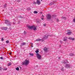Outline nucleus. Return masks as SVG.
<instances>
[{"mask_svg": "<svg viewBox=\"0 0 75 75\" xmlns=\"http://www.w3.org/2000/svg\"><path fill=\"white\" fill-rule=\"evenodd\" d=\"M28 28L30 29H32V28H33V26H28Z\"/></svg>", "mask_w": 75, "mask_h": 75, "instance_id": "13", "label": "nucleus"}, {"mask_svg": "<svg viewBox=\"0 0 75 75\" xmlns=\"http://www.w3.org/2000/svg\"><path fill=\"white\" fill-rule=\"evenodd\" d=\"M29 55H30V56H33L34 55V54L33 53H29Z\"/></svg>", "mask_w": 75, "mask_h": 75, "instance_id": "22", "label": "nucleus"}, {"mask_svg": "<svg viewBox=\"0 0 75 75\" xmlns=\"http://www.w3.org/2000/svg\"><path fill=\"white\" fill-rule=\"evenodd\" d=\"M6 42L7 44H8L9 43V42L8 41V40H6Z\"/></svg>", "mask_w": 75, "mask_h": 75, "instance_id": "29", "label": "nucleus"}, {"mask_svg": "<svg viewBox=\"0 0 75 75\" xmlns=\"http://www.w3.org/2000/svg\"><path fill=\"white\" fill-rule=\"evenodd\" d=\"M44 51L45 52H48V48L46 47H45L44 48Z\"/></svg>", "mask_w": 75, "mask_h": 75, "instance_id": "4", "label": "nucleus"}, {"mask_svg": "<svg viewBox=\"0 0 75 75\" xmlns=\"http://www.w3.org/2000/svg\"><path fill=\"white\" fill-rule=\"evenodd\" d=\"M0 59H3V57H0Z\"/></svg>", "mask_w": 75, "mask_h": 75, "instance_id": "35", "label": "nucleus"}, {"mask_svg": "<svg viewBox=\"0 0 75 75\" xmlns=\"http://www.w3.org/2000/svg\"><path fill=\"white\" fill-rule=\"evenodd\" d=\"M11 23H8L7 24L8 25H11Z\"/></svg>", "mask_w": 75, "mask_h": 75, "instance_id": "28", "label": "nucleus"}, {"mask_svg": "<svg viewBox=\"0 0 75 75\" xmlns=\"http://www.w3.org/2000/svg\"><path fill=\"white\" fill-rule=\"evenodd\" d=\"M3 70H5V71H6V70H7V68H4Z\"/></svg>", "mask_w": 75, "mask_h": 75, "instance_id": "33", "label": "nucleus"}, {"mask_svg": "<svg viewBox=\"0 0 75 75\" xmlns=\"http://www.w3.org/2000/svg\"><path fill=\"white\" fill-rule=\"evenodd\" d=\"M69 55H70V56H74V54H73L72 53H71Z\"/></svg>", "mask_w": 75, "mask_h": 75, "instance_id": "18", "label": "nucleus"}, {"mask_svg": "<svg viewBox=\"0 0 75 75\" xmlns=\"http://www.w3.org/2000/svg\"><path fill=\"white\" fill-rule=\"evenodd\" d=\"M20 18H23V17L22 16H20Z\"/></svg>", "mask_w": 75, "mask_h": 75, "instance_id": "42", "label": "nucleus"}, {"mask_svg": "<svg viewBox=\"0 0 75 75\" xmlns=\"http://www.w3.org/2000/svg\"><path fill=\"white\" fill-rule=\"evenodd\" d=\"M36 1L38 5H40L41 4V1L40 0H37Z\"/></svg>", "mask_w": 75, "mask_h": 75, "instance_id": "7", "label": "nucleus"}, {"mask_svg": "<svg viewBox=\"0 0 75 75\" xmlns=\"http://www.w3.org/2000/svg\"><path fill=\"white\" fill-rule=\"evenodd\" d=\"M7 28H8L6 27H2L1 28V30H7Z\"/></svg>", "mask_w": 75, "mask_h": 75, "instance_id": "8", "label": "nucleus"}, {"mask_svg": "<svg viewBox=\"0 0 75 75\" xmlns=\"http://www.w3.org/2000/svg\"><path fill=\"white\" fill-rule=\"evenodd\" d=\"M31 44H32V46H31V47L32 48L33 47V43H31Z\"/></svg>", "mask_w": 75, "mask_h": 75, "instance_id": "39", "label": "nucleus"}, {"mask_svg": "<svg viewBox=\"0 0 75 75\" xmlns=\"http://www.w3.org/2000/svg\"><path fill=\"white\" fill-rule=\"evenodd\" d=\"M11 54V53H9L10 55V54Z\"/></svg>", "mask_w": 75, "mask_h": 75, "instance_id": "50", "label": "nucleus"}, {"mask_svg": "<svg viewBox=\"0 0 75 75\" xmlns=\"http://www.w3.org/2000/svg\"><path fill=\"white\" fill-rule=\"evenodd\" d=\"M54 2H55L54 1H53V2H52L53 3H54Z\"/></svg>", "mask_w": 75, "mask_h": 75, "instance_id": "53", "label": "nucleus"}, {"mask_svg": "<svg viewBox=\"0 0 75 75\" xmlns=\"http://www.w3.org/2000/svg\"><path fill=\"white\" fill-rule=\"evenodd\" d=\"M6 7H7V4H5L4 5V8H6Z\"/></svg>", "mask_w": 75, "mask_h": 75, "instance_id": "20", "label": "nucleus"}, {"mask_svg": "<svg viewBox=\"0 0 75 75\" xmlns=\"http://www.w3.org/2000/svg\"><path fill=\"white\" fill-rule=\"evenodd\" d=\"M30 63V61L27 59H26L22 63L23 65H25L26 66H27Z\"/></svg>", "mask_w": 75, "mask_h": 75, "instance_id": "1", "label": "nucleus"}, {"mask_svg": "<svg viewBox=\"0 0 75 75\" xmlns=\"http://www.w3.org/2000/svg\"><path fill=\"white\" fill-rule=\"evenodd\" d=\"M20 0H18V2H20Z\"/></svg>", "mask_w": 75, "mask_h": 75, "instance_id": "41", "label": "nucleus"}, {"mask_svg": "<svg viewBox=\"0 0 75 75\" xmlns=\"http://www.w3.org/2000/svg\"><path fill=\"white\" fill-rule=\"evenodd\" d=\"M62 19H64V20H67V18H65V17H62V18H61Z\"/></svg>", "mask_w": 75, "mask_h": 75, "instance_id": "23", "label": "nucleus"}, {"mask_svg": "<svg viewBox=\"0 0 75 75\" xmlns=\"http://www.w3.org/2000/svg\"><path fill=\"white\" fill-rule=\"evenodd\" d=\"M5 24H7L8 23H10V21H8V20H5Z\"/></svg>", "mask_w": 75, "mask_h": 75, "instance_id": "12", "label": "nucleus"}, {"mask_svg": "<svg viewBox=\"0 0 75 75\" xmlns=\"http://www.w3.org/2000/svg\"><path fill=\"white\" fill-rule=\"evenodd\" d=\"M33 29L34 30H36V28L35 27L34 28V27H33Z\"/></svg>", "mask_w": 75, "mask_h": 75, "instance_id": "27", "label": "nucleus"}, {"mask_svg": "<svg viewBox=\"0 0 75 75\" xmlns=\"http://www.w3.org/2000/svg\"><path fill=\"white\" fill-rule=\"evenodd\" d=\"M34 13L35 14H37V13H38V12L36 11H34Z\"/></svg>", "mask_w": 75, "mask_h": 75, "instance_id": "24", "label": "nucleus"}, {"mask_svg": "<svg viewBox=\"0 0 75 75\" xmlns=\"http://www.w3.org/2000/svg\"><path fill=\"white\" fill-rule=\"evenodd\" d=\"M51 18V15L50 14H48L47 15V18L48 20H50Z\"/></svg>", "mask_w": 75, "mask_h": 75, "instance_id": "3", "label": "nucleus"}, {"mask_svg": "<svg viewBox=\"0 0 75 75\" xmlns=\"http://www.w3.org/2000/svg\"><path fill=\"white\" fill-rule=\"evenodd\" d=\"M30 10H31V9L30 8H27V10H28V11H29Z\"/></svg>", "mask_w": 75, "mask_h": 75, "instance_id": "34", "label": "nucleus"}, {"mask_svg": "<svg viewBox=\"0 0 75 75\" xmlns=\"http://www.w3.org/2000/svg\"><path fill=\"white\" fill-rule=\"evenodd\" d=\"M16 70H17V71H19V68L18 67H17L16 68Z\"/></svg>", "mask_w": 75, "mask_h": 75, "instance_id": "26", "label": "nucleus"}, {"mask_svg": "<svg viewBox=\"0 0 75 75\" xmlns=\"http://www.w3.org/2000/svg\"><path fill=\"white\" fill-rule=\"evenodd\" d=\"M36 57L38 59H40V60L41 59V55L39 54L38 53H36Z\"/></svg>", "mask_w": 75, "mask_h": 75, "instance_id": "2", "label": "nucleus"}, {"mask_svg": "<svg viewBox=\"0 0 75 75\" xmlns=\"http://www.w3.org/2000/svg\"><path fill=\"white\" fill-rule=\"evenodd\" d=\"M72 33V32H69L67 33V35H71Z\"/></svg>", "mask_w": 75, "mask_h": 75, "instance_id": "14", "label": "nucleus"}, {"mask_svg": "<svg viewBox=\"0 0 75 75\" xmlns=\"http://www.w3.org/2000/svg\"><path fill=\"white\" fill-rule=\"evenodd\" d=\"M64 39L63 40V41H67V38L64 37Z\"/></svg>", "mask_w": 75, "mask_h": 75, "instance_id": "16", "label": "nucleus"}, {"mask_svg": "<svg viewBox=\"0 0 75 75\" xmlns=\"http://www.w3.org/2000/svg\"><path fill=\"white\" fill-rule=\"evenodd\" d=\"M33 3L34 4H37V2H35V1H34L33 2Z\"/></svg>", "mask_w": 75, "mask_h": 75, "instance_id": "25", "label": "nucleus"}, {"mask_svg": "<svg viewBox=\"0 0 75 75\" xmlns=\"http://www.w3.org/2000/svg\"><path fill=\"white\" fill-rule=\"evenodd\" d=\"M1 67H0V70L1 71Z\"/></svg>", "mask_w": 75, "mask_h": 75, "instance_id": "43", "label": "nucleus"}, {"mask_svg": "<svg viewBox=\"0 0 75 75\" xmlns=\"http://www.w3.org/2000/svg\"><path fill=\"white\" fill-rule=\"evenodd\" d=\"M69 40H72V41H74L75 40V39L74 38H69Z\"/></svg>", "mask_w": 75, "mask_h": 75, "instance_id": "15", "label": "nucleus"}, {"mask_svg": "<svg viewBox=\"0 0 75 75\" xmlns=\"http://www.w3.org/2000/svg\"><path fill=\"white\" fill-rule=\"evenodd\" d=\"M56 20H57V22H58V21H59V19H57Z\"/></svg>", "mask_w": 75, "mask_h": 75, "instance_id": "37", "label": "nucleus"}, {"mask_svg": "<svg viewBox=\"0 0 75 75\" xmlns=\"http://www.w3.org/2000/svg\"><path fill=\"white\" fill-rule=\"evenodd\" d=\"M41 19H42V20H43L44 18H42Z\"/></svg>", "mask_w": 75, "mask_h": 75, "instance_id": "47", "label": "nucleus"}, {"mask_svg": "<svg viewBox=\"0 0 75 75\" xmlns=\"http://www.w3.org/2000/svg\"><path fill=\"white\" fill-rule=\"evenodd\" d=\"M42 41H44V40L43 39L42 40Z\"/></svg>", "mask_w": 75, "mask_h": 75, "instance_id": "46", "label": "nucleus"}, {"mask_svg": "<svg viewBox=\"0 0 75 75\" xmlns=\"http://www.w3.org/2000/svg\"><path fill=\"white\" fill-rule=\"evenodd\" d=\"M73 21L74 23H75V18H74Z\"/></svg>", "mask_w": 75, "mask_h": 75, "instance_id": "30", "label": "nucleus"}, {"mask_svg": "<svg viewBox=\"0 0 75 75\" xmlns=\"http://www.w3.org/2000/svg\"><path fill=\"white\" fill-rule=\"evenodd\" d=\"M25 33H26V32H25V31H24V34H25Z\"/></svg>", "mask_w": 75, "mask_h": 75, "instance_id": "45", "label": "nucleus"}, {"mask_svg": "<svg viewBox=\"0 0 75 75\" xmlns=\"http://www.w3.org/2000/svg\"><path fill=\"white\" fill-rule=\"evenodd\" d=\"M26 44V43L25 42H23L21 43V45H20V47H22V46H23L24 45H25Z\"/></svg>", "mask_w": 75, "mask_h": 75, "instance_id": "10", "label": "nucleus"}, {"mask_svg": "<svg viewBox=\"0 0 75 75\" xmlns=\"http://www.w3.org/2000/svg\"><path fill=\"white\" fill-rule=\"evenodd\" d=\"M41 1H42V0H41Z\"/></svg>", "mask_w": 75, "mask_h": 75, "instance_id": "52", "label": "nucleus"}, {"mask_svg": "<svg viewBox=\"0 0 75 75\" xmlns=\"http://www.w3.org/2000/svg\"><path fill=\"white\" fill-rule=\"evenodd\" d=\"M67 31H69L70 30H68Z\"/></svg>", "mask_w": 75, "mask_h": 75, "instance_id": "51", "label": "nucleus"}, {"mask_svg": "<svg viewBox=\"0 0 75 75\" xmlns=\"http://www.w3.org/2000/svg\"><path fill=\"white\" fill-rule=\"evenodd\" d=\"M59 47H61V45H60V46H59Z\"/></svg>", "mask_w": 75, "mask_h": 75, "instance_id": "49", "label": "nucleus"}, {"mask_svg": "<svg viewBox=\"0 0 75 75\" xmlns=\"http://www.w3.org/2000/svg\"><path fill=\"white\" fill-rule=\"evenodd\" d=\"M61 71H64V68L63 67L61 69Z\"/></svg>", "mask_w": 75, "mask_h": 75, "instance_id": "36", "label": "nucleus"}, {"mask_svg": "<svg viewBox=\"0 0 75 75\" xmlns=\"http://www.w3.org/2000/svg\"><path fill=\"white\" fill-rule=\"evenodd\" d=\"M71 66L69 64H66L65 65V67L66 68H70Z\"/></svg>", "mask_w": 75, "mask_h": 75, "instance_id": "9", "label": "nucleus"}, {"mask_svg": "<svg viewBox=\"0 0 75 75\" xmlns=\"http://www.w3.org/2000/svg\"><path fill=\"white\" fill-rule=\"evenodd\" d=\"M48 36H50V37H52V35H45V36H44V38L45 39H47V38H48Z\"/></svg>", "mask_w": 75, "mask_h": 75, "instance_id": "5", "label": "nucleus"}, {"mask_svg": "<svg viewBox=\"0 0 75 75\" xmlns=\"http://www.w3.org/2000/svg\"><path fill=\"white\" fill-rule=\"evenodd\" d=\"M60 42L61 44H62V41L61 40L60 41Z\"/></svg>", "mask_w": 75, "mask_h": 75, "instance_id": "40", "label": "nucleus"}, {"mask_svg": "<svg viewBox=\"0 0 75 75\" xmlns=\"http://www.w3.org/2000/svg\"><path fill=\"white\" fill-rule=\"evenodd\" d=\"M41 40L40 39H38L36 40V41H40Z\"/></svg>", "mask_w": 75, "mask_h": 75, "instance_id": "17", "label": "nucleus"}, {"mask_svg": "<svg viewBox=\"0 0 75 75\" xmlns=\"http://www.w3.org/2000/svg\"><path fill=\"white\" fill-rule=\"evenodd\" d=\"M15 23H13V24H14Z\"/></svg>", "mask_w": 75, "mask_h": 75, "instance_id": "54", "label": "nucleus"}, {"mask_svg": "<svg viewBox=\"0 0 75 75\" xmlns=\"http://www.w3.org/2000/svg\"><path fill=\"white\" fill-rule=\"evenodd\" d=\"M39 50H37L36 51H35V52L36 53H37V54L38 53V52H39Z\"/></svg>", "mask_w": 75, "mask_h": 75, "instance_id": "19", "label": "nucleus"}, {"mask_svg": "<svg viewBox=\"0 0 75 75\" xmlns=\"http://www.w3.org/2000/svg\"><path fill=\"white\" fill-rule=\"evenodd\" d=\"M36 22L37 23H40L41 22V19H38L36 21Z\"/></svg>", "mask_w": 75, "mask_h": 75, "instance_id": "11", "label": "nucleus"}, {"mask_svg": "<svg viewBox=\"0 0 75 75\" xmlns=\"http://www.w3.org/2000/svg\"><path fill=\"white\" fill-rule=\"evenodd\" d=\"M42 16H44V15H42Z\"/></svg>", "mask_w": 75, "mask_h": 75, "instance_id": "55", "label": "nucleus"}, {"mask_svg": "<svg viewBox=\"0 0 75 75\" xmlns=\"http://www.w3.org/2000/svg\"><path fill=\"white\" fill-rule=\"evenodd\" d=\"M52 4H53V3H52V2H51V3L50 4V5H52Z\"/></svg>", "mask_w": 75, "mask_h": 75, "instance_id": "32", "label": "nucleus"}, {"mask_svg": "<svg viewBox=\"0 0 75 75\" xmlns=\"http://www.w3.org/2000/svg\"><path fill=\"white\" fill-rule=\"evenodd\" d=\"M62 63H63V64H67V63L68 62V60H63L62 61Z\"/></svg>", "mask_w": 75, "mask_h": 75, "instance_id": "6", "label": "nucleus"}, {"mask_svg": "<svg viewBox=\"0 0 75 75\" xmlns=\"http://www.w3.org/2000/svg\"><path fill=\"white\" fill-rule=\"evenodd\" d=\"M1 41H4V38H1Z\"/></svg>", "mask_w": 75, "mask_h": 75, "instance_id": "31", "label": "nucleus"}, {"mask_svg": "<svg viewBox=\"0 0 75 75\" xmlns=\"http://www.w3.org/2000/svg\"><path fill=\"white\" fill-rule=\"evenodd\" d=\"M20 22L19 21H18V24H20Z\"/></svg>", "mask_w": 75, "mask_h": 75, "instance_id": "44", "label": "nucleus"}, {"mask_svg": "<svg viewBox=\"0 0 75 75\" xmlns=\"http://www.w3.org/2000/svg\"><path fill=\"white\" fill-rule=\"evenodd\" d=\"M60 58H61V57H59L58 58V59H60Z\"/></svg>", "mask_w": 75, "mask_h": 75, "instance_id": "48", "label": "nucleus"}, {"mask_svg": "<svg viewBox=\"0 0 75 75\" xmlns=\"http://www.w3.org/2000/svg\"><path fill=\"white\" fill-rule=\"evenodd\" d=\"M43 26H46V24L45 23L43 24Z\"/></svg>", "mask_w": 75, "mask_h": 75, "instance_id": "38", "label": "nucleus"}, {"mask_svg": "<svg viewBox=\"0 0 75 75\" xmlns=\"http://www.w3.org/2000/svg\"><path fill=\"white\" fill-rule=\"evenodd\" d=\"M11 65V63H9L7 65V66L8 67H9V66H10V65Z\"/></svg>", "mask_w": 75, "mask_h": 75, "instance_id": "21", "label": "nucleus"}]
</instances>
